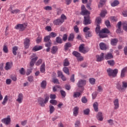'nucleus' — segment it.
Wrapping results in <instances>:
<instances>
[{
	"instance_id": "37998d69",
	"label": "nucleus",
	"mask_w": 127,
	"mask_h": 127,
	"mask_svg": "<svg viewBox=\"0 0 127 127\" xmlns=\"http://www.w3.org/2000/svg\"><path fill=\"white\" fill-rule=\"evenodd\" d=\"M81 93H82V92H74V94H73V97L74 98H79V97H80V96H81Z\"/></svg>"
},
{
	"instance_id": "b1692460",
	"label": "nucleus",
	"mask_w": 127,
	"mask_h": 127,
	"mask_svg": "<svg viewBox=\"0 0 127 127\" xmlns=\"http://www.w3.org/2000/svg\"><path fill=\"white\" fill-rule=\"evenodd\" d=\"M114 58L113 54L111 53H108L105 56V59L106 60H109L110 59H112Z\"/></svg>"
},
{
	"instance_id": "13d9d810",
	"label": "nucleus",
	"mask_w": 127,
	"mask_h": 127,
	"mask_svg": "<svg viewBox=\"0 0 127 127\" xmlns=\"http://www.w3.org/2000/svg\"><path fill=\"white\" fill-rule=\"evenodd\" d=\"M61 94L63 98L66 97V92L64 90H61Z\"/></svg>"
},
{
	"instance_id": "4468645a",
	"label": "nucleus",
	"mask_w": 127,
	"mask_h": 127,
	"mask_svg": "<svg viewBox=\"0 0 127 127\" xmlns=\"http://www.w3.org/2000/svg\"><path fill=\"white\" fill-rule=\"evenodd\" d=\"M113 104L114 105V110H118L120 108V103L118 99H115L113 101Z\"/></svg>"
},
{
	"instance_id": "dca6fc26",
	"label": "nucleus",
	"mask_w": 127,
	"mask_h": 127,
	"mask_svg": "<svg viewBox=\"0 0 127 127\" xmlns=\"http://www.w3.org/2000/svg\"><path fill=\"white\" fill-rule=\"evenodd\" d=\"M100 48L101 50H107L109 47L104 43H100L99 44Z\"/></svg>"
},
{
	"instance_id": "49530a36",
	"label": "nucleus",
	"mask_w": 127,
	"mask_h": 127,
	"mask_svg": "<svg viewBox=\"0 0 127 127\" xmlns=\"http://www.w3.org/2000/svg\"><path fill=\"white\" fill-rule=\"evenodd\" d=\"M17 49H18V48L16 46L13 47L12 53H13V55H16V51H17Z\"/></svg>"
},
{
	"instance_id": "052dcab7",
	"label": "nucleus",
	"mask_w": 127,
	"mask_h": 127,
	"mask_svg": "<svg viewBox=\"0 0 127 127\" xmlns=\"http://www.w3.org/2000/svg\"><path fill=\"white\" fill-rule=\"evenodd\" d=\"M42 63V59H39L37 62L35 64L36 65V66H39V65H40V64H41Z\"/></svg>"
},
{
	"instance_id": "3c124183",
	"label": "nucleus",
	"mask_w": 127,
	"mask_h": 127,
	"mask_svg": "<svg viewBox=\"0 0 127 127\" xmlns=\"http://www.w3.org/2000/svg\"><path fill=\"white\" fill-rule=\"evenodd\" d=\"M50 36V38H54V37H56L57 36V34H56V33L55 32H51L50 34V35H49Z\"/></svg>"
},
{
	"instance_id": "7ed1b4c3",
	"label": "nucleus",
	"mask_w": 127,
	"mask_h": 127,
	"mask_svg": "<svg viewBox=\"0 0 127 127\" xmlns=\"http://www.w3.org/2000/svg\"><path fill=\"white\" fill-rule=\"evenodd\" d=\"M110 31L107 28L102 29L99 35L100 38H105L107 37L108 35L105 33H109Z\"/></svg>"
},
{
	"instance_id": "f8f14e48",
	"label": "nucleus",
	"mask_w": 127,
	"mask_h": 127,
	"mask_svg": "<svg viewBox=\"0 0 127 127\" xmlns=\"http://www.w3.org/2000/svg\"><path fill=\"white\" fill-rule=\"evenodd\" d=\"M24 45L25 49L29 48V45H30V40L27 38L24 40Z\"/></svg>"
},
{
	"instance_id": "7c9ffc66",
	"label": "nucleus",
	"mask_w": 127,
	"mask_h": 127,
	"mask_svg": "<svg viewBox=\"0 0 127 127\" xmlns=\"http://www.w3.org/2000/svg\"><path fill=\"white\" fill-rule=\"evenodd\" d=\"M108 13V12L107 11V10H103L101 11L100 13V16L101 17H105L106 16V15Z\"/></svg>"
},
{
	"instance_id": "6e6d98bb",
	"label": "nucleus",
	"mask_w": 127,
	"mask_h": 127,
	"mask_svg": "<svg viewBox=\"0 0 127 127\" xmlns=\"http://www.w3.org/2000/svg\"><path fill=\"white\" fill-rule=\"evenodd\" d=\"M56 42L57 43L61 44L62 43V39L60 37H58L56 38Z\"/></svg>"
},
{
	"instance_id": "1a4fd4ad",
	"label": "nucleus",
	"mask_w": 127,
	"mask_h": 127,
	"mask_svg": "<svg viewBox=\"0 0 127 127\" xmlns=\"http://www.w3.org/2000/svg\"><path fill=\"white\" fill-rule=\"evenodd\" d=\"M89 50V48H84V44H81L79 47V52L81 53H83L84 54H85V53H87Z\"/></svg>"
},
{
	"instance_id": "4c0bfd02",
	"label": "nucleus",
	"mask_w": 127,
	"mask_h": 127,
	"mask_svg": "<svg viewBox=\"0 0 127 127\" xmlns=\"http://www.w3.org/2000/svg\"><path fill=\"white\" fill-rule=\"evenodd\" d=\"M107 63L108 65H110V66H114V65H115V61H114V60H111L108 61Z\"/></svg>"
},
{
	"instance_id": "a18cd8bd",
	"label": "nucleus",
	"mask_w": 127,
	"mask_h": 127,
	"mask_svg": "<svg viewBox=\"0 0 127 127\" xmlns=\"http://www.w3.org/2000/svg\"><path fill=\"white\" fill-rule=\"evenodd\" d=\"M70 63H69V61L68 59H65L64 62V66H69Z\"/></svg>"
},
{
	"instance_id": "ddd939ff",
	"label": "nucleus",
	"mask_w": 127,
	"mask_h": 127,
	"mask_svg": "<svg viewBox=\"0 0 127 127\" xmlns=\"http://www.w3.org/2000/svg\"><path fill=\"white\" fill-rule=\"evenodd\" d=\"M16 101L18 104H21L23 101V94L22 93H19Z\"/></svg>"
},
{
	"instance_id": "c85d7f7f",
	"label": "nucleus",
	"mask_w": 127,
	"mask_h": 127,
	"mask_svg": "<svg viewBox=\"0 0 127 127\" xmlns=\"http://www.w3.org/2000/svg\"><path fill=\"white\" fill-rule=\"evenodd\" d=\"M107 1V0H100V1L99 2V3L98 4V7H103V5L106 3V2Z\"/></svg>"
},
{
	"instance_id": "8fccbe9b",
	"label": "nucleus",
	"mask_w": 127,
	"mask_h": 127,
	"mask_svg": "<svg viewBox=\"0 0 127 127\" xmlns=\"http://www.w3.org/2000/svg\"><path fill=\"white\" fill-rule=\"evenodd\" d=\"M89 82L91 85L95 84V83H96V79L95 78H92L89 79Z\"/></svg>"
},
{
	"instance_id": "603ef678",
	"label": "nucleus",
	"mask_w": 127,
	"mask_h": 127,
	"mask_svg": "<svg viewBox=\"0 0 127 127\" xmlns=\"http://www.w3.org/2000/svg\"><path fill=\"white\" fill-rule=\"evenodd\" d=\"M19 73L21 75H24L25 74V70L23 67H22L20 69H19Z\"/></svg>"
},
{
	"instance_id": "e2e57ef3",
	"label": "nucleus",
	"mask_w": 127,
	"mask_h": 127,
	"mask_svg": "<svg viewBox=\"0 0 127 127\" xmlns=\"http://www.w3.org/2000/svg\"><path fill=\"white\" fill-rule=\"evenodd\" d=\"M42 40V37H38L36 40V43H40L41 42V41Z\"/></svg>"
},
{
	"instance_id": "a211bd4d",
	"label": "nucleus",
	"mask_w": 127,
	"mask_h": 127,
	"mask_svg": "<svg viewBox=\"0 0 127 127\" xmlns=\"http://www.w3.org/2000/svg\"><path fill=\"white\" fill-rule=\"evenodd\" d=\"M38 59V57H36L32 59L30 63V66L31 67H33V66H34V64H35V62L37 61Z\"/></svg>"
},
{
	"instance_id": "72a5a7b5",
	"label": "nucleus",
	"mask_w": 127,
	"mask_h": 127,
	"mask_svg": "<svg viewBox=\"0 0 127 127\" xmlns=\"http://www.w3.org/2000/svg\"><path fill=\"white\" fill-rule=\"evenodd\" d=\"M120 4V2L118 0H115L113 2L111 3V6H117L118 4Z\"/></svg>"
},
{
	"instance_id": "cd10ccee",
	"label": "nucleus",
	"mask_w": 127,
	"mask_h": 127,
	"mask_svg": "<svg viewBox=\"0 0 127 127\" xmlns=\"http://www.w3.org/2000/svg\"><path fill=\"white\" fill-rule=\"evenodd\" d=\"M41 73H45V63H43L41 65L40 68Z\"/></svg>"
},
{
	"instance_id": "0e129e2a",
	"label": "nucleus",
	"mask_w": 127,
	"mask_h": 127,
	"mask_svg": "<svg viewBox=\"0 0 127 127\" xmlns=\"http://www.w3.org/2000/svg\"><path fill=\"white\" fill-rule=\"evenodd\" d=\"M74 30L75 32H76V33H78V32H79V28L78 27V26L77 25H75L74 27Z\"/></svg>"
},
{
	"instance_id": "69168bd1",
	"label": "nucleus",
	"mask_w": 127,
	"mask_h": 127,
	"mask_svg": "<svg viewBox=\"0 0 127 127\" xmlns=\"http://www.w3.org/2000/svg\"><path fill=\"white\" fill-rule=\"evenodd\" d=\"M80 124L79 121H76L75 123V127H80Z\"/></svg>"
},
{
	"instance_id": "6ab92c4d",
	"label": "nucleus",
	"mask_w": 127,
	"mask_h": 127,
	"mask_svg": "<svg viewBox=\"0 0 127 127\" xmlns=\"http://www.w3.org/2000/svg\"><path fill=\"white\" fill-rule=\"evenodd\" d=\"M12 67V63L7 62L5 64V69H6V71H8V70H10Z\"/></svg>"
},
{
	"instance_id": "6e6552de",
	"label": "nucleus",
	"mask_w": 127,
	"mask_h": 127,
	"mask_svg": "<svg viewBox=\"0 0 127 127\" xmlns=\"http://www.w3.org/2000/svg\"><path fill=\"white\" fill-rule=\"evenodd\" d=\"M72 54L73 55H74V56H75V57H76L78 61H83V60H84L83 57L81 56V54L78 53V52L74 51L73 52Z\"/></svg>"
},
{
	"instance_id": "39448f33",
	"label": "nucleus",
	"mask_w": 127,
	"mask_h": 127,
	"mask_svg": "<svg viewBox=\"0 0 127 127\" xmlns=\"http://www.w3.org/2000/svg\"><path fill=\"white\" fill-rule=\"evenodd\" d=\"M85 85H86V81L84 80H80L77 83V86L78 88H81V90H80L81 93H82V92L84 91L85 89L84 88V86H85Z\"/></svg>"
},
{
	"instance_id": "9b49d317",
	"label": "nucleus",
	"mask_w": 127,
	"mask_h": 127,
	"mask_svg": "<svg viewBox=\"0 0 127 127\" xmlns=\"http://www.w3.org/2000/svg\"><path fill=\"white\" fill-rule=\"evenodd\" d=\"M81 14H82V15H87L88 14H90V11L86 9L85 5H81Z\"/></svg>"
},
{
	"instance_id": "4d7b16f0",
	"label": "nucleus",
	"mask_w": 127,
	"mask_h": 127,
	"mask_svg": "<svg viewBox=\"0 0 127 127\" xmlns=\"http://www.w3.org/2000/svg\"><path fill=\"white\" fill-rule=\"evenodd\" d=\"M117 89H118V90H119V91H123V86H122V85L121 84H120V83H118L117 84Z\"/></svg>"
},
{
	"instance_id": "2eb2a0df",
	"label": "nucleus",
	"mask_w": 127,
	"mask_h": 127,
	"mask_svg": "<svg viewBox=\"0 0 127 127\" xmlns=\"http://www.w3.org/2000/svg\"><path fill=\"white\" fill-rule=\"evenodd\" d=\"M1 122L5 125H9L10 124V117L8 116L6 118L2 119Z\"/></svg>"
},
{
	"instance_id": "864d4df0",
	"label": "nucleus",
	"mask_w": 127,
	"mask_h": 127,
	"mask_svg": "<svg viewBox=\"0 0 127 127\" xmlns=\"http://www.w3.org/2000/svg\"><path fill=\"white\" fill-rule=\"evenodd\" d=\"M74 39V34H70L68 37V41H72Z\"/></svg>"
},
{
	"instance_id": "680f3d73",
	"label": "nucleus",
	"mask_w": 127,
	"mask_h": 127,
	"mask_svg": "<svg viewBox=\"0 0 127 127\" xmlns=\"http://www.w3.org/2000/svg\"><path fill=\"white\" fill-rule=\"evenodd\" d=\"M110 20L111 21H117V20H118V18L115 16H112L110 17Z\"/></svg>"
},
{
	"instance_id": "de8ad7c7",
	"label": "nucleus",
	"mask_w": 127,
	"mask_h": 127,
	"mask_svg": "<svg viewBox=\"0 0 127 127\" xmlns=\"http://www.w3.org/2000/svg\"><path fill=\"white\" fill-rule=\"evenodd\" d=\"M71 46H72V45H71V43H66L64 46L65 50H68V48H69V47H71Z\"/></svg>"
},
{
	"instance_id": "09e8293b",
	"label": "nucleus",
	"mask_w": 127,
	"mask_h": 127,
	"mask_svg": "<svg viewBox=\"0 0 127 127\" xmlns=\"http://www.w3.org/2000/svg\"><path fill=\"white\" fill-rule=\"evenodd\" d=\"M50 103L52 104V105H53V106H56V105H57V101L56 100L52 99L50 101Z\"/></svg>"
},
{
	"instance_id": "20e7f679",
	"label": "nucleus",
	"mask_w": 127,
	"mask_h": 127,
	"mask_svg": "<svg viewBox=\"0 0 127 127\" xmlns=\"http://www.w3.org/2000/svg\"><path fill=\"white\" fill-rule=\"evenodd\" d=\"M27 26V23L18 24L15 26V29H18L19 31H23Z\"/></svg>"
},
{
	"instance_id": "338daca9",
	"label": "nucleus",
	"mask_w": 127,
	"mask_h": 127,
	"mask_svg": "<svg viewBox=\"0 0 127 127\" xmlns=\"http://www.w3.org/2000/svg\"><path fill=\"white\" fill-rule=\"evenodd\" d=\"M89 113H90V109H87L84 111V115H89Z\"/></svg>"
},
{
	"instance_id": "58836bf2",
	"label": "nucleus",
	"mask_w": 127,
	"mask_h": 127,
	"mask_svg": "<svg viewBox=\"0 0 127 127\" xmlns=\"http://www.w3.org/2000/svg\"><path fill=\"white\" fill-rule=\"evenodd\" d=\"M117 43H118V39H114L111 40V45L115 46V45H117Z\"/></svg>"
},
{
	"instance_id": "4be33fe9",
	"label": "nucleus",
	"mask_w": 127,
	"mask_h": 127,
	"mask_svg": "<svg viewBox=\"0 0 127 127\" xmlns=\"http://www.w3.org/2000/svg\"><path fill=\"white\" fill-rule=\"evenodd\" d=\"M73 116L74 117H77L78 116V114H79V107H75L73 109Z\"/></svg>"
},
{
	"instance_id": "79ce46f5",
	"label": "nucleus",
	"mask_w": 127,
	"mask_h": 127,
	"mask_svg": "<svg viewBox=\"0 0 127 127\" xmlns=\"http://www.w3.org/2000/svg\"><path fill=\"white\" fill-rule=\"evenodd\" d=\"M122 26L123 27V29L125 30V31H127V22H124L122 23Z\"/></svg>"
},
{
	"instance_id": "c03bdc74",
	"label": "nucleus",
	"mask_w": 127,
	"mask_h": 127,
	"mask_svg": "<svg viewBox=\"0 0 127 127\" xmlns=\"http://www.w3.org/2000/svg\"><path fill=\"white\" fill-rule=\"evenodd\" d=\"M63 71L65 74H67V75H70V73H69V68H68V67H64Z\"/></svg>"
},
{
	"instance_id": "f257e3e1",
	"label": "nucleus",
	"mask_w": 127,
	"mask_h": 127,
	"mask_svg": "<svg viewBox=\"0 0 127 127\" xmlns=\"http://www.w3.org/2000/svg\"><path fill=\"white\" fill-rule=\"evenodd\" d=\"M45 97V100L41 97H39L38 98V103L40 104V106L41 107H45V104H47V103H48V101H49V95L47 94H45L44 95Z\"/></svg>"
},
{
	"instance_id": "9d476101",
	"label": "nucleus",
	"mask_w": 127,
	"mask_h": 127,
	"mask_svg": "<svg viewBox=\"0 0 127 127\" xmlns=\"http://www.w3.org/2000/svg\"><path fill=\"white\" fill-rule=\"evenodd\" d=\"M89 30H90V28L88 27H85L83 29V32L86 33L85 37L86 38L87 37H91L92 36V34Z\"/></svg>"
},
{
	"instance_id": "5fc2aeb1",
	"label": "nucleus",
	"mask_w": 127,
	"mask_h": 127,
	"mask_svg": "<svg viewBox=\"0 0 127 127\" xmlns=\"http://www.w3.org/2000/svg\"><path fill=\"white\" fill-rule=\"evenodd\" d=\"M123 85V90H124V89H127V82L126 81H123L122 82Z\"/></svg>"
},
{
	"instance_id": "c9c22d12",
	"label": "nucleus",
	"mask_w": 127,
	"mask_h": 127,
	"mask_svg": "<svg viewBox=\"0 0 127 127\" xmlns=\"http://www.w3.org/2000/svg\"><path fill=\"white\" fill-rule=\"evenodd\" d=\"M3 51L4 53H7L8 52V48L6 44H4L3 46Z\"/></svg>"
},
{
	"instance_id": "5701e85b",
	"label": "nucleus",
	"mask_w": 127,
	"mask_h": 127,
	"mask_svg": "<svg viewBox=\"0 0 127 127\" xmlns=\"http://www.w3.org/2000/svg\"><path fill=\"white\" fill-rule=\"evenodd\" d=\"M122 26V22L120 21L117 24L118 29L116 30L117 33H122V29L121 28Z\"/></svg>"
},
{
	"instance_id": "bb28decb",
	"label": "nucleus",
	"mask_w": 127,
	"mask_h": 127,
	"mask_svg": "<svg viewBox=\"0 0 127 127\" xmlns=\"http://www.w3.org/2000/svg\"><path fill=\"white\" fill-rule=\"evenodd\" d=\"M62 23H63L61 21L60 19H58L54 21V24H55V25H61Z\"/></svg>"
},
{
	"instance_id": "473e14b6",
	"label": "nucleus",
	"mask_w": 127,
	"mask_h": 127,
	"mask_svg": "<svg viewBox=\"0 0 127 127\" xmlns=\"http://www.w3.org/2000/svg\"><path fill=\"white\" fill-rule=\"evenodd\" d=\"M8 100V96H7V95H6L4 97L3 100L2 102V105H3V106H5V104H6V103H7Z\"/></svg>"
},
{
	"instance_id": "f704fd0d",
	"label": "nucleus",
	"mask_w": 127,
	"mask_h": 127,
	"mask_svg": "<svg viewBox=\"0 0 127 127\" xmlns=\"http://www.w3.org/2000/svg\"><path fill=\"white\" fill-rule=\"evenodd\" d=\"M47 85V83L46 82V81L43 80L41 83V88H42V89H45V88H46Z\"/></svg>"
},
{
	"instance_id": "412c9836",
	"label": "nucleus",
	"mask_w": 127,
	"mask_h": 127,
	"mask_svg": "<svg viewBox=\"0 0 127 127\" xmlns=\"http://www.w3.org/2000/svg\"><path fill=\"white\" fill-rule=\"evenodd\" d=\"M126 72H127V67H125L122 69L121 73V78H125V76H126Z\"/></svg>"
},
{
	"instance_id": "2f4dec72",
	"label": "nucleus",
	"mask_w": 127,
	"mask_h": 127,
	"mask_svg": "<svg viewBox=\"0 0 127 127\" xmlns=\"http://www.w3.org/2000/svg\"><path fill=\"white\" fill-rule=\"evenodd\" d=\"M66 19H67V17H66V15H65L64 14H62L61 16V21L63 23V22L66 20Z\"/></svg>"
},
{
	"instance_id": "f03ea898",
	"label": "nucleus",
	"mask_w": 127,
	"mask_h": 127,
	"mask_svg": "<svg viewBox=\"0 0 127 127\" xmlns=\"http://www.w3.org/2000/svg\"><path fill=\"white\" fill-rule=\"evenodd\" d=\"M107 72L109 77H112L113 78H115V77H116L119 72V70H118V69L117 68H115V69H113L112 68H108L107 70Z\"/></svg>"
},
{
	"instance_id": "a878e982",
	"label": "nucleus",
	"mask_w": 127,
	"mask_h": 127,
	"mask_svg": "<svg viewBox=\"0 0 127 127\" xmlns=\"http://www.w3.org/2000/svg\"><path fill=\"white\" fill-rule=\"evenodd\" d=\"M96 118L98 121H103V120H104V118H103V113L101 112H99L96 116Z\"/></svg>"
},
{
	"instance_id": "e433bc0d",
	"label": "nucleus",
	"mask_w": 127,
	"mask_h": 127,
	"mask_svg": "<svg viewBox=\"0 0 127 127\" xmlns=\"http://www.w3.org/2000/svg\"><path fill=\"white\" fill-rule=\"evenodd\" d=\"M57 50H58V48H57V47H53L52 48L51 53H52V54H55V53L57 52Z\"/></svg>"
},
{
	"instance_id": "c756f323",
	"label": "nucleus",
	"mask_w": 127,
	"mask_h": 127,
	"mask_svg": "<svg viewBox=\"0 0 127 127\" xmlns=\"http://www.w3.org/2000/svg\"><path fill=\"white\" fill-rule=\"evenodd\" d=\"M10 10L11 12L12 13H13V14H14V13H19V12H20V10L17 9L13 10V9H12V7H10Z\"/></svg>"
},
{
	"instance_id": "ea45409f",
	"label": "nucleus",
	"mask_w": 127,
	"mask_h": 127,
	"mask_svg": "<svg viewBox=\"0 0 127 127\" xmlns=\"http://www.w3.org/2000/svg\"><path fill=\"white\" fill-rule=\"evenodd\" d=\"M49 108H50V114H53V112H54V111H55V108H54V106L52 105H50Z\"/></svg>"
},
{
	"instance_id": "0eeeda50",
	"label": "nucleus",
	"mask_w": 127,
	"mask_h": 127,
	"mask_svg": "<svg viewBox=\"0 0 127 127\" xmlns=\"http://www.w3.org/2000/svg\"><path fill=\"white\" fill-rule=\"evenodd\" d=\"M83 15H85L84 17V20L83 21V24H84V25H88L89 24H91L92 21L90 19V14Z\"/></svg>"
},
{
	"instance_id": "774afa93",
	"label": "nucleus",
	"mask_w": 127,
	"mask_h": 127,
	"mask_svg": "<svg viewBox=\"0 0 127 127\" xmlns=\"http://www.w3.org/2000/svg\"><path fill=\"white\" fill-rule=\"evenodd\" d=\"M81 101L84 104H86V103H87V102H88V100H87V98H86V97L82 98L81 99Z\"/></svg>"
},
{
	"instance_id": "f3484780",
	"label": "nucleus",
	"mask_w": 127,
	"mask_h": 127,
	"mask_svg": "<svg viewBox=\"0 0 127 127\" xmlns=\"http://www.w3.org/2000/svg\"><path fill=\"white\" fill-rule=\"evenodd\" d=\"M96 61L97 62H101L102 60H104V53H101L100 55L96 56Z\"/></svg>"
},
{
	"instance_id": "393cba45",
	"label": "nucleus",
	"mask_w": 127,
	"mask_h": 127,
	"mask_svg": "<svg viewBox=\"0 0 127 127\" xmlns=\"http://www.w3.org/2000/svg\"><path fill=\"white\" fill-rule=\"evenodd\" d=\"M93 107L95 112H99V104L98 102H96L93 103Z\"/></svg>"
},
{
	"instance_id": "bf43d9fd",
	"label": "nucleus",
	"mask_w": 127,
	"mask_h": 127,
	"mask_svg": "<svg viewBox=\"0 0 127 127\" xmlns=\"http://www.w3.org/2000/svg\"><path fill=\"white\" fill-rule=\"evenodd\" d=\"M44 9H45V10H52V7L50 6H47L44 7Z\"/></svg>"
},
{
	"instance_id": "aec40b11",
	"label": "nucleus",
	"mask_w": 127,
	"mask_h": 127,
	"mask_svg": "<svg viewBox=\"0 0 127 127\" xmlns=\"http://www.w3.org/2000/svg\"><path fill=\"white\" fill-rule=\"evenodd\" d=\"M43 48V47L42 46H35L33 49L32 51H34L36 52V51H39V50H41Z\"/></svg>"
},
{
	"instance_id": "a19ab883",
	"label": "nucleus",
	"mask_w": 127,
	"mask_h": 127,
	"mask_svg": "<svg viewBox=\"0 0 127 127\" xmlns=\"http://www.w3.org/2000/svg\"><path fill=\"white\" fill-rule=\"evenodd\" d=\"M50 36H47L44 38V41L45 42H51V41H50Z\"/></svg>"
},
{
	"instance_id": "423d86ee",
	"label": "nucleus",
	"mask_w": 127,
	"mask_h": 127,
	"mask_svg": "<svg viewBox=\"0 0 127 127\" xmlns=\"http://www.w3.org/2000/svg\"><path fill=\"white\" fill-rule=\"evenodd\" d=\"M95 22L97 24L95 31L96 33H101V31H100V25H99V24L102 22V19L101 17H98L96 18Z\"/></svg>"
}]
</instances>
